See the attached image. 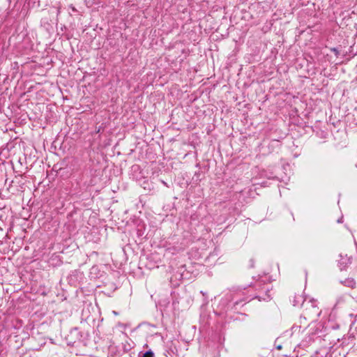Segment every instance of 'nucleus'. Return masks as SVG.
Masks as SVG:
<instances>
[{"label": "nucleus", "instance_id": "3", "mask_svg": "<svg viewBox=\"0 0 357 357\" xmlns=\"http://www.w3.org/2000/svg\"><path fill=\"white\" fill-rule=\"evenodd\" d=\"M336 311L333 309L331 312L328 321L325 323L327 329L337 330L340 328L342 321L337 317Z\"/></svg>", "mask_w": 357, "mask_h": 357}, {"label": "nucleus", "instance_id": "7", "mask_svg": "<svg viewBox=\"0 0 357 357\" xmlns=\"http://www.w3.org/2000/svg\"><path fill=\"white\" fill-rule=\"evenodd\" d=\"M290 301L292 303V305L295 307L301 306L303 307L306 299L301 294H294L292 296L290 297Z\"/></svg>", "mask_w": 357, "mask_h": 357}, {"label": "nucleus", "instance_id": "13", "mask_svg": "<svg viewBox=\"0 0 357 357\" xmlns=\"http://www.w3.org/2000/svg\"><path fill=\"white\" fill-rule=\"evenodd\" d=\"M300 328H301V326H293L291 328V330L294 331H296L297 329L300 330Z\"/></svg>", "mask_w": 357, "mask_h": 357}, {"label": "nucleus", "instance_id": "4", "mask_svg": "<svg viewBox=\"0 0 357 357\" xmlns=\"http://www.w3.org/2000/svg\"><path fill=\"white\" fill-rule=\"evenodd\" d=\"M271 290V285H264L263 290L258 292L253 298H257L259 301H268L272 298L271 294H270Z\"/></svg>", "mask_w": 357, "mask_h": 357}, {"label": "nucleus", "instance_id": "8", "mask_svg": "<svg viewBox=\"0 0 357 357\" xmlns=\"http://www.w3.org/2000/svg\"><path fill=\"white\" fill-rule=\"evenodd\" d=\"M264 285H271L270 283H264L262 281H257L254 284L253 287L255 289V290L258 291V292L263 290Z\"/></svg>", "mask_w": 357, "mask_h": 357}, {"label": "nucleus", "instance_id": "14", "mask_svg": "<svg viewBox=\"0 0 357 357\" xmlns=\"http://www.w3.org/2000/svg\"><path fill=\"white\" fill-rule=\"evenodd\" d=\"M282 345H280V344H279V345H277V346H276V349H277L278 350H280V349H282Z\"/></svg>", "mask_w": 357, "mask_h": 357}, {"label": "nucleus", "instance_id": "6", "mask_svg": "<svg viewBox=\"0 0 357 357\" xmlns=\"http://www.w3.org/2000/svg\"><path fill=\"white\" fill-rule=\"evenodd\" d=\"M322 328L323 326L320 323L310 326L308 336L309 342H313L314 340V336L321 333Z\"/></svg>", "mask_w": 357, "mask_h": 357}, {"label": "nucleus", "instance_id": "12", "mask_svg": "<svg viewBox=\"0 0 357 357\" xmlns=\"http://www.w3.org/2000/svg\"><path fill=\"white\" fill-rule=\"evenodd\" d=\"M331 51L333 52L336 56H337L339 54V50H337V48L336 47H333L331 49Z\"/></svg>", "mask_w": 357, "mask_h": 357}, {"label": "nucleus", "instance_id": "10", "mask_svg": "<svg viewBox=\"0 0 357 357\" xmlns=\"http://www.w3.org/2000/svg\"><path fill=\"white\" fill-rule=\"evenodd\" d=\"M142 357H154V353L151 350L146 351L143 354Z\"/></svg>", "mask_w": 357, "mask_h": 357}, {"label": "nucleus", "instance_id": "2", "mask_svg": "<svg viewBox=\"0 0 357 357\" xmlns=\"http://www.w3.org/2000/svg\"><path fill=\"white\" fill-rule=\"evenodd\" d=\"M303 308L305 314L309 317V318L313 319L318 317L321 314V311L317 306V301L314 299L306 300Z\"/></svg>", "mask_w": 357, "mask_h": 357}, {"label": "nucleus", "instance_id": "9", "mask_svg": "<svg viewBox=\"0 0 357 357\" xmlns=\"http://www.w3.org/2000/svg\"><path fill=\"white\" fill-rule=\"evenodd\" d=\"M343 283L344 284L345 286L351 288H355L356 284L354 279H347Z\"/></svg>", "mask_w": 357, "mask_h": 357}, {"label": "nucleus", "instance_id": "11", "mask_svg": "<svg viewBox=\"0 0 357 357\" xmlns=\"http://www.w3.org/2000/svg\"><path fill=\"white\" fill-rule=\"evenodd\" d=\"M166 352L167 353L165 354V356L167 357H174V354L172 352H170L169 351H167Z\"/></svg>", "mask_w": 357, "mask_h": 357}, {"label": "nucleus", "instance_id": "5", "mask_svg": "<svg viewBox=\"0 0 357 357\" xmlns=\"http://www.w3.org/2000/svg\"><path fill=\"white\" fill-rule=\"evenodd\" d=\"M339 257L340 259L337 261L338 266L341 271L345 270L351 264V257L348 256L347 254L343 255L342 253Z\"/></svg>", "mask_w": 357, "mask_h": 357}, {"label": "nucleus", "instance_id": "1", "mask_svg": "<svg viewBox=\"0 0 357 357\" xmlns=\"http://www.w3.org/2000/svg\"><path fill=\"white\" fill-rule=\"evenodd\" d=\"M88 333L80 331L78 328L75 327L70 330L69 334L66 337L67 344L74 346L76 343L82 342L87 339Z\"/></svg>", "mask_w": 357, "mask_h": 357}, {"label": "nucleus", "instance_id": "15", "mask_svg": "<svg viewBox=\"0 0 357 357\" xmlns=\"http://www.w3.org/2000/svg\"><path fill=\"white\" fill-rule=\"evenodd\" d=\"M234 304H235V305H238V301H236V302L234 303Z\"/></svg>", "mask_w": 357, "mask_h": 357}]
</instances>
